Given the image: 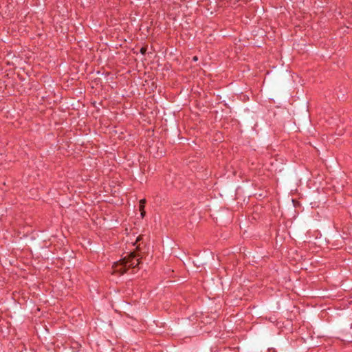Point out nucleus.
<instances>
[{
  "instance_id": "nucleus-1",
  "label": "nucleus",
  "mask_w": 352,
  "mask_h": 352,
  "mask_svg": "<svg viewBox=\"0 0 352 352\" xmlns=\"http://www.w3.org/2000/svg\"><path fill=\"white\" fill-rule=\"evenodd\" d=\"M139 256L136 252H131L128 256L114 263L113 265V273H119L120 275H122L129 268H139V265L141 263V258H139Z\"/></svg>"
},
{
  "instance_id": "nucleus-2",
  "label": "nucleus",
  "mask_w": 352,
  "mask_h": 352,
  "mask_svg": "<svg viewBox=\"0 0 352 352\" xmlns=\"http://www.w3.org/2000/svg\"><path fill=\"white\" fill-rule=\"evenodd\" d=\"M195 265L197 266V267L199 268L201 267H203L204 265H206V263H203L200 258H197L196 259L195 261L193 262Z\"/></svg>"
},
{
  "instance_id": "nucleus-3",
  "label": "nucleus",
  "mask_w": 352,
  "mask_h": 352,
  "mask_svg": "<svg viewBox=\"0 0 352 352\" xmlns=\"http://www.w3.org/2000/svg\"><path fill=\"white\" fill-rule=\"evenodd\" d=\"M146 50H147V49L146 47H141L140 52L142 54L144 55L146 52Z\"/></svg>"
},
{
  "instance_id": "nucleus-4",
  "label": "nucleus",
  "mask_w": 352,
  "mask_h": 352,
  "mask_svg": "<svg viewBox=\"0 0 352 352\" xmlns=\"http://www.w3.org/2000/svg\"><path fill=\"white\" fill-rule=\"evenodd\" d=\"M142 239V235L138 236L136 239V241H135V243H134V245L135 243H138L139 241H140Z\"/></svg>"
},
{
  "instance_id": "nucleus-5",
  "label": "nucleus",
  "mask_w": 352,
  "mask_h": 352,
  "mask_svg": "<svg viewBox=\"0 0 352 352\" xmlns=\"http://www.w3.org/2000/svg\"><path fill=\"white\" fill-rule=\"evenodd\" d=\"M146 199H142L140 201V205H144L145 206V204H146Z\"/></svg>"
},
{
  "instance_id": "nucleus-6",
  "label": "nucleus",
  "mask_w": 352,
  "mask_h": 352,
  "mask_svg": "<svg viewBox=\"0 0 352 352\" xmlns=\"http://www.w3.org/2000/svg\"><path fill=\"white\" fill-rule=\"evenodd\" d=\"M145 214H146V212H145V210H140V214H141L142 218H144V217Z\"/></svg>"
},
{
  "instance_id": "nucleus-7",
  "label": "nucleus",
  "mask_w": 352,
  "mask_h": 352,
  "mask_svg": "<svg viewBox=\"0 0 352 352\" xmlns=\"http://www.w3.org/2000/svg\"><path fill=\"white\" fill-rule=\"evenodd\" d=\"M144 208H145L144 205H140L139 204V210H140V211L144 210Z\"/></svg>"
},
{
  "instance_id": "nucleus-8",
  "label": "nucleus",
  "mask_w": 352,
  "mask_h": 352,
  "mask_svg": "<svg viewBox=\"0 0 352 352\" xmlns=\"http://www.w3.org/2000/svg\"><path fill=\"white\" fill-rule=\"evenodd\" d=\"M192 59H193V60L196 61V60H197V56H194Z\"/></svg>"
},
{
  "instance_id": "nucleus-9",
  "label": "nucleus",
  "mask_w": 352,
  "mask_h": 352,
  "mask_svg": "<svg viewBox=\"0 0 352 352\" xmlns=\"http://www.w3.org/2000/svg\"><path fill=\"white\" fill-rule=\"evenodd\" d=\"M346 339L350 340L349 341L352 342V340L350 338H346Z\"/></svg>"
}]
</instances>
